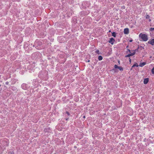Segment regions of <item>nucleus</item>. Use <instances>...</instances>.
Returning a JSON list of instances; mask_svg holds the SVG:
<instances>
[{
    "mask_svg": "<svg viewBox=\"0 0 154 154\" xmlns=\"http://www.w3.org/2000/svg\"><path fill=\"white\" fill-rule=\"evenodd\" d=\"M139 37L142 39V41L146 42L148 39V36L145 34L140 33L139 35Z\"/></svg>",
    "mask_w": 154,
    "mask_h": 154,
    "instance_id": "obj_1",
    "label": "nucleus"
},
{
    "mask_svg": "<svg viewBox=\"0 0 154 154\" xmlns=\"http://www.w3.org/2000/svg\"><path fill=\"white\" fill-rule=\"evenodd\" d=\"M115 40L113 38H110L109 40V42L111 43L112 45H113Z\"/></svg>",
    "mask_w": 154,
    "mask_h": 154,
    "instance_id": "obj_2",
    "label": "nucleus"
},
{
    "mask_svg": "<svg viewBox=\"0 0 154 154\" xmlns=\"http://www.w3.org/2000/svg\"><path fill=\"white\" fill-rule=\"evenodd\" d=\"M124 33L125 34H128L129 33V30L128 28H126L124 29Z\"/></svg>",
    "mask_w": 154,
    "mask_h": 154,
    "instance_id": "obj_3",
    "label": "nucleus"
},
{
    "mask_svg": "<svg viewBox=\"0 0 154 154\" xmlns=\"http://www.w3.org/2000/svg\"><path fill=\"white\" fill-rule=\"evenodd\" d=\"M148 43L149 44L153 45H154V38L152 39L151 41H149L148 42Z\"/></svg>",
    "mask_w": 154,
    "mask_h": 154,
    "instance_id": "obj_4",
    "label": "nucleus"
},
{
    "mask_svg": "<svg viewBox=\"0 0 154 154\" xmlns=\"http://www.w3.org/2000/svg\"><path fill=\"white\" fill-rule=\"evenodd\" d=\"M149 82V79L148 78H145L144 79L143 83L144 84H146Z\"/></svg>",
    "mask_w": 154,
    "mask_h": 154,
    "instance_id": "obj_5",
    "label": "nucleus"
},
{
    "mask_svg": "<svg viewBox=\"0 0 154 154\" xmlns=\"http://www.w3.org/2000/svg\"><path fill=\"white\" fill-rule=\"evenodd\" d=\"M146 62H143L142 63H140L139 64V66L140 67H143V66H144L146 64Z\"/></svg>",
    "mask_w": 154,
    "mask_h": 154,
    "instance_id": "obj_6",
    "label": "nucleus"
},
{
    "mask_svg": "<svg viewBox=\"0 0 154 154\" xmlns=\"http://www.w3.org/2000/svg\"><path fill=\"white\" fill-rule=\"evenodd\" d=\"M136 50H134L132 52H131V53L130 52V54H131V56H132L135 54V53H136Z\"/></svg>",
    "mask_w": 154,
    "mask_h": 154,
    "instance_id": "obj_7",
    "label": "nucleus"
},
{
    "mask_svg": "<svg viewBox=\"0 0 154 154\" xmlns=\"http://www.w3.org/2000/svg\"><path fill=\"white\" fill-rule=\"evenodd\" d=\"M98 59L99 60H101L103 59V57L101 56H98Z\"/></svg>",
    "mask_w": 154,
    "mask_h": 154,
    "instance_id": "obj_8",
    "label": "nucleus"
},
{
    "mask_svg": "<svg viewBox=\"0 0 154 154\" xmlns=\"http://www.w3.org/2000/svg\"><path fill=\"white\" fill-rule=\"evenodd\" d=\"M112 36H113L114 37H115L116 35V34L115 32H113L112 33Z\"/></svg>",
    "mask_w": 154,
    "mask_h": 154,
    "instance_id": "obj_9",
    "label": "nucleus"
},
{
    "mask_svg": "<svg viewBox=\"0 0 154 154\" xmlns=\"http://www.w3.org/2000/svg\"><path fill=\"white\" fill-rule=\"evenodd\" d=\"M134 66L138 67V64L137 63H135L132 66V68H133Z\"/></svg>",
    "mask_w": 154,
    "mask_h": 154,
    "instance_id": "obj_10",
    "label": "nucleus"
},
{
    "mask_svg": "<svg viewBox=\"0 0 154 154\" xmlns=\"http://www.w3.org/2000/svg\"><path fill=\"white\" fill-rule=\"evenodd\" d=\"M118 69H119L120 71H123V68L121 66H119V67Z\"/></svg>",
    "mask_w": 154,
    "mask_h": 154,
    "instance_id": "obj_11",
    "label": "nucleus"
},
{
    "mask_svg": "<svg viewBox=\"0 0 154 154\" xmlns=\"http://www.w3.org/2000/svg\"><path fill=\"white\" fill-rule=\"evenodd\" d=\"M151 72L152 74H154V67L152 69Z\"/></svg>",
    "mask_w": 154,
    "mask_h": 154,
    "instance_id": "obj_12",
    "label": "nucleus"
},
{
    "mask_svg": "<svg viewBox=\"0 0 154 154\" xmlns=\"http://www.w3.org/2000/svg\"><path fill=\"white\" fill-rule=\"evenodd\" d=\"M95 52L97 54H100L99 51V50H97Z\"/></svg>",
    "mask_w": 154,
    "mask_h": 154,
    "instance_id": "obj_13",
    "label": "nucleus"
},
{
    "mask_svg": "<svg viewBox=\"0 0 154 154\" xmlns=\"http://www.w3.org/2000/svg\"><path fill=\"white\" fill-rule=\"evenodd\" d=\"M150 18V16L149 15L147 14V15H146V19H149Z\"/></svg>",
    "mask_w": 154,
    "mask_h": 154,
    "instance_id": "obj_14",
    "label": "nucleus"
},
{
    "mask_svg": "<svg viewBox=\"0 0 154 154\" xmlns=\"http://www.w3.org/2000/svg\"><path fill=\"white\" fill-rule=\"evenodd\" d=\"M119 67V66H118L117 65H114V67H115V68H116H116L118 69Z\"/></svg>",
    "mask_w": 154,
    "mask_h": 154,
    "instance_id": "obj_15",
    "label": "nucleus"
},
{
    "mask_svg": "<svg viewBox=\"0 0 154 154\" xmlns=\"http://www.w3.org/2000/svg\"><path fill=\"white\" fill-rule=\"evenodd\" d=\"M131 54H128V55H127V56H126V57H130V56H131Z\"/></svg>",
    "mask_w": 154,
    "mask_h": 154,
    "instance_id": "obj_16",
    "label": "nucleus"
},
{
    "mask_svg": "<svg viewBox=\"0 0 154 154\" xmlns=\"http://www.w3.org/2000/svg\"><path fill=\"white\" fill-rule=\"evenodd\" d=\"M66 113L69 116V113L68 112H67L66 111Z\"/></svg>",
    "mask_w": 154,
    "mask_h": 154,
    "instance_id": "obj_17",
    "label": "nucleus"
},
{
    "mask_svg": "<svg viewBox=\"0 0 154 154\" xmlns=\"http://www.w3.org/2000/svg\"><path fill=\"white\" fill-rule=\"evenodd\" d=\"M122 9H125V7L124 6H122Z\"/></svg>",
    "mask_w": 154,
    "mask_h": 154,
    "instance_id": "obj_18",
    "label": "nucleus"
},
{
    "mask_svg": "<svg viewBox=\"0 0 154 154\" xmlns=\"http://www.w3.org/2000/svg\"><path fill=\"white\" fill-rule=\"evenodd\" d=\"M8 83H9V82H5V84L6 85H8Z\"/></svg>",
    "mask_w": 154,
    "mask_h": 154,
    "instance_id": "obj_19",
    "label": "nucleus"
},
{
    "mask_svg": "<svg viewBox=\"0 0 154 154\" xmlns=\"http://www.w3.org/2000/svg\"><path fill=\"white\" fill-rule=\"evenodd\" d=\"M132 41H133V40L132 39H131L129 40V42H132Z\"/></svg>",
    "mask_w": 154,
    "mask_h": 154,
    "instance_id": "obj_20",
    "label": "nucleus"
},
{
    "mask_svg": "<svg viewBox=\"0 0 154 154\" xmlns=\"http://www.w3.org/2000/svg\"><path fill=\"white\" fill-rule=\"evenodd\" d=\"M129 61H130V62H131V59H130Z\"/></svg>",
    "mask_w": 154,
    "mask_h": 154,
    "instance_id": "obj_21",
    "label": "nucleus"
},
{
    "mask_svg": "<svg viewBox=\"0 0 154 154\" xmlns=\"http://www.w3.org/2000/svg\"><path fill=\"white\" fill-rule=\"evenodd\" d=\"M149 21H151V19H149Z\"/></svg>",
    "mask_w": 154,
    "mask_h": 154,
    "instance_id": "obj_22",
    "label": "nucleus"
},
{
    "mask_svg": "<svg viewBox=\"0 0 154 154\" xmlns=\"http://www.w3.org/2000/svg\"><path fill=\"white\" fill-rule=\"evenodd\" d=\"M83 118H85V116H83Z\"/></svg>",
    "mask_w": 154,
    "mask_h": 154,
    "instance_id": "obj_23",
    "label": "nucleus"
},
{
    "mask_svg": "<svg viewBox=\"0 0 154 154\" xmlns=\"http://www.w3.org/2000/svg\"><path fill=\"white\" fill-rule=\"evenodd\" d=\"M109 32H110V30H109Z\"/></svg>",
    "mask_w": 154,
    "mask_h": 154,
    "instance_id": "obj_24",
    "label": "nucleus"
},
{
    "mask_svg": "<svg viewBox=\"0 0 154 154\" xmlns=\"http://www.w3.org/2000/svg\"><path fill=\"white\" fill-rule=\"evenodd\" d=\"M1 86V85H0V86Z\"/></svg>",
    "mask_w": 154,
    "mask_h": 154,
    "instance_id": "obj_25",
    "label": "nucleus"
},
{
    "mask_svg": "<svg viewBox=\"0 0 154 154\" xmlns=\"http://www.w3.org/2000/svg\"><path fill=\"white\" fill-rule=\"evenodd\" d=\"M153 49H154V48H153Z\"/></svg>",
    "mask_w": 154,
    "mask_h": 154,
    "instance_id": "obj_26",
    "label": "nucleus"
}]
</instances>
